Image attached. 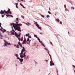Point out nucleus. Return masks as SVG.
<instances>
[{"instance_id":"f257e3e1","label":"nucleus","mask_w":75,"mask_h":75,"mask_svg":"<svg viewBox=\"0 0 75 75\" xmlns=\"http://www.w3.org/2000/svg\"><path fill=\"white\" fill-rule=\"evenodd\" d=\"M16 23L17 24H15L13 23H12V25L13 26L14 28L15 29V30H17L21 32V30H20V27L18 26H22V24H18V22H16Z\"/></svg>"},{"instance_id":"f03ea898","label":"nucleus","mask_w":75,"mask_h":75,"mask_svg":"<svg viewBox=\"0 0 75 75\" xmlns=\"http://www.w3.org/2000/svg\"><path fill=\"white\" fill-rule=\"evenodd\" d=\"M25 51V49L24 47H23V49L21 50V52L20 53V57L21 58H23V57H24V56L23 55V53L24 51Z\"/></svg>"},{"instance_id":"7ed1b4c3","label":"nucleus","mask_w":75,"mask_h":75,"mask_svg":"<svg viewBox=\"0 0 75 75\" xmlns=\"http://www.w3.org/2000/svg\"><path fill=\"white\" fill-rule=\"evenodd\" d=\"M12 31L15 32L14 33V32H12V34L13 35L15 34L16 36V38H18L19 37H20V35H18L17 34V33L16 32H15V31L14 30H12Z\"/></svg>"},{"instance_id":"20e7f679","label":"nucleus","mask_w":75,"mask_h":75,"mask_svg":"<svg viewBox=\"0 0 75 75\" xmlns=\"http://www.w3.org/2000/svg\"><path fill=\"white\" fill-rule=\"evenodd\" d=\"M4 42H5V43H4V46H8L7 45H11V44H10V43L8 42H7V41H6L5 40H4Z\"/></svg>"},{"instance_id":"39448f33","label":"nucleus","mask_w":75,"mask_h":75,"mask_svg":"<svg viewBox=\"0 0 75 75\" xmlns=\"http://www.w3.org/2000/svg\"><path fill=\"white\" fill-rule=\"evenodd\" d=\"M30 41H31V40H29V42H27V41L25 40H24L23 41V44H26L27 42V43L28 44H29V43L30 42Z\"/></svg>"},{"instance_id":"423d86ee","label":"nucleus","mask_w":75,"mask_h":75,"mask_svg":"<svg viewBox=\"0 0 75 75\" xmlns=\"http://www.w3.org/2000/svg\"><path fill=\"white\" fill-rule=\"evenodd\" d=\"M37 39H38V40H39V42H40L41 44L42 45L44 46L45 47V46L44 45V44L41 41H40V39L39 38H37Z\"/></svg>"},{"instance_id":"0eeeda50","label":"nucleus","mask_w":75,"mask_h":75,"mask_svg":"<svg viewBox=\"0 0 75 75\" xmlns=\"http://www.w3.org/2000/svg\"><path fill=\"white\" fill-rule=\"evenodd\" d=\"M0 30H1V31L3 33H5V31H6V30L3 29V28L0 29Z\"/></svg>"},{"instance_id":"6e6552de","label":"nucleus","mask_w":75,"mask_h":75,"mask_svg":"<svg viewBox=\"0 0 75 75\" xmlns=\"http://www.w3.org/2000/svg\"><path fill=\"white\" fill-rule=\"evenodd\" d=\"M18 59L20 62H23V59H20V58H19V59Z\"/></svg>"},{"instance_id":"1a4fd4ad","label":"nucleus","mask_w":75,"mask_h":75,"mask_svg":"<svg viewBox=\"0 0 75 75\" xmlns=\"http://www.w3.org/2000/svg\"><path fill=\"white\" fill-rule=\"evenodd\" d=\"M54 65V63H53V62L52 61H50V65L51 66Z\"/></svg>"},{"instance_id":"9d476101","label":"nucleus","mask_w":75,"mask_h":75,"mask_svg":"<svg viewBox=\"0 0 75 75\" xmlns=\"http://www.w3.org/2000/svg\"><path fill=\"white\" fill-rule=\"evenodd\" d=\"M36 26L38 28V29H41V28L40 27H39V25L38 24H36Z\"/></svg>"},{"instance_id":"9b49d317","label":"nucleus","mask_w":75,"mask_h":75,"mask_svg":"<svg viewBox=\"0 0 75 75\" xmlns=\"http://www.w3.org/2000/svg\"><path fill=\"white\" fill-rule=\"evenodd\" d=\"M18 45L21 46V47H22V45L21 43H20V42H18Z\"/></svg>"},{"instance_id":"f8f14e48","label":"nucleus","mask_w":75,"mask_h":75,"mask_svg":"<svg viewBox=\"0 0 75 75\" xmlns=\"http://www.w3.org/2000/svg\"><path fill=\"white\" fill-rule=\"evenodd\" d=\"M15 56L16 57V59H19V57H18V54H16Z\"/></svg>"},{"instance_id":"ddd939ff","label":"nucleus","mask_w":75,"mask_h":75,"mask_svg":"<svg viewBox=\"0 0 75 75\" xmlns=\"http://www.w3.org/2000/svg\"><path fill=\"white\" fill-rule=\"evenodd\" d=\"M4 11H3L2 10H1V11H0V13L4 14Z\"/></svg>"},{"instance_id":"4468645a","label":"nucleus","mask_w":75,"mask_h":75,"mask_svg":"<svg viewBox=\"0 0 75 75\" xmlns=\"http://www.w3.org/2000/svg\"><path fill=\"white\" fill-rule=\"evenodd\" d=\"M20 6H22L23 8H25V7L23 6V5H22L21 4H20Z\"/></svg>"},{"instance_id":"2eb2a0df","label":"nucleus","mask_w":75,"mask_h":75,"mask_svg":"<svg viewBox=\"0 0 75 75\" xmlns=\"http://www.w3.org/2000/svg\"><path fill=\"white\" fill-rule=\"evenodd\" d=\"M20 47V46L18 45H16V48H19Z\"/></svg>"},{"instance_id":"dca6fc26","label":"nucleus","mask_w":75,"mask_h":75,"mask_svg":"<svg viewBox=\"0 0 75 75\" xmlns=\"http://www.w3.org/2000/svg\"><path fill=\"white\" fill-rule=\"evenodd\" d=\"M5 13L6 14H8L9 13V12L8 11H6L5 12Z\"/></svg>"},{"instance_id":"f3484780","label":"nucleus","mask_w":75,"mask_h":75,"mask_svg":"<svg viewBox=\"0 0 75 75\" xmlns=\"http://www.w3.org/2000/svg\"><path fill=\"white\" fill-rule=\"evenodd\" d=\"M29 33H28V34H26L25 36L26 37H27V36H29Z\"/></svg>"},{"instance_id":"a211bd4d","label":"nucleus","mask_w":75,"mask_h":75,"mask_svg":"<svg viewBox=\"0 0 75 75\" xmlns=\"http://www.w3.org/2000/svg\"><path fill=\"white\" fill-rule=\"evenodd\" d=\"M25 54H26L25 52H24V53L23 54H24V57H25L26 56V55H25Z\"/></svg>"},{"instance_id":"6ab92c4d","label":"nucleus","mask_w":75,"mask_h":75,"mask_svg":"<svg viewBox=\"0 0 75 75\" xmlns=\"http://www.w3.org/2000/svg\"><path fill=\"white\" fill-rule=\"evenodd\" d=\"M34 36L35 37H36L37 38H38V37H37V35H34Z\"/></svg>"},{"instance_id":"aec40b11","label":"nucleus","mask_w":75,"mask_h":75,"mask_svg":"<svg viewBox=\"0 0 75 75\" xmlns=\"http://www.w3.org/2000/svg\"><path fill=\"white\" fill-rule=\"evenodd\" d=\"M12 16V15H6V16L7 17H8V16Z\"/></svg>"},{"instance_id":"412c9836","label":"nucleus","mask_w":75,"mask_h":75,"mask_svg":"<svg viewBox=\"0 0 75 75\" xmlns=\"http://www.w3.org/2000/svg\"><path fill=\"white\" fill-rule=\"evenodd\" d=\"M23 38L22 37L21 39V41H23Z\"/></svg>"},{"instance_id":"4be33fe9","label":"nucleus","mask_w":75,"mask_h":75,"mask_svg":"<svg viewBox=\"0 0 75 75\" xmlns=\"http://www.w3.org/2000/svg\"><path fill=\"white\" fill-rule=\"evenodd\" d=\"M16 20L18 22V18H16Z\"/></svg>"},{"instance_id":"5701e85b","label":"nucleus","mask_w":75,"mask_h":75,"mask_svg":"<svg viewBox=\"0 0 75 75\" xmlns=\"http://www.w3.org/2000/svg\"><path fill=\"white\" fill-rule=\"evenodd\" d=\"M25 23V24L26 25H28V26H29V25L27 23Z\"/></svg>"},{"instance_id":"b1692460","label":"nucleus","mask_w":75,"mask_h":75,"mask_svg":"<svg viewBox=\"0 0 75 75\" xmlns=\"http://www.w3.org/2000/svg\"><path fill=\"white\" fill-rule=\"evenodd\" d=\"M29 40V38H28L27 40V41H28Z\"/></svg>"},{"instance_id":"393cba45","label":"nucleus","mask_w":75,"mask_h":75,"mask_svg":"<svg viewBox=\"0 0 75 75\" xmlns=\"http://www.w3.org/2000/svg\"><path fill=\"white\" fill-rule=\"evenodd\" d=\"M48 17H50V16H49V15H47V18Z\"/></svg>"},{"instance_id":"a878e982","label":"nucleus","mask_w":75,"mask_h":75,"mask_svg":"<svg viewBox=\"0 0 75 75\" xmlns=\"http://www.w3.org/2000/svg\"><path fill=\"white\" fill-rule=\"evenodd\" d=\"M28 38H31V36H28Z\"/></svg>"},{"instance_id":"bb28decb","label":"nucleus","mask_w":75,"mask_h":75,"mask_svg":"<svg viewBox=\"0 0 75 75\" xmlns=\"http://www.w3.org/2000/svg\"><path fill=\"white\" fill-rule=\"evenodd\" d=\"M57 20L58 21V22H59V18H57Z\"/></svg>"},{"instance_id":"cd10ccee","label":"nucleus","mask_w":75,"mask_h":75,"mask_svg":"<svg viewBox=\"0 0 75 75\" xmlns=\"http://www.w3.org/2000/svg\"><path fill=\"white\" fill-rule=\"evenodd\" d=\"M27 23L28 24V25H31V23Z\"/></svg>"},{"instance_id":"c85d7f7f","label":"nucleus","mask_w":75,"mask_h":75,"mask_svg":"<svg viewBox=\"0 0 75 75\" xmlns=\"http://www.w3.org/2000/svg\"><path fill=\"white\" fill-rule=\"evenodd\" d=\"M18 40H19V41H20V40H21V38H18Z\"/></svg>"},{"instance_id":"c756f323","label":"nucleus","mask_w":75,"mask_h":75,"mask_svg":"<svg viewBox=\"0 0 75 75\" xmlns=\"http://www.w3.org/2000/svg\"><path fill=\"white\" fill-rule=\"evenodd\" d=\"M48 13L50 14H51V13L49 11L48 12Z\"/></svg>"},{"instance_id":"7c9ffc66","label":"nucleus","mask_w":75,"mask_h":75,"mask_svg":"<svg viewBox=\"0 0 75 75\" xmlns=\"http://www.w3.org/2000/svg\"><path fill=\"white\" fill-rule=\"evenodd\" d=\"M41 16L43 17H44V16L42 15H41Z\"/></svg>"},{"instance_id":"2f4dec72","label":"nucleus","mask_w":75,"mask_h":75,"mask_svg":"<svg viewBox=\"0 0 75 75\" xmlns=\"http://www.w3.org/2000/svg\"><path fill=\"white\" fill-rule=\"evenodd\" d=\"M64 8H66V5H64Z\"/></svg>"},{"instance_id":"473e14b6","label":"nucleus","mask_w":75,"mask_h":75,"mask_svg":"<svg viewBox=\"0 0 75 75\" xmlns=\"http://www.w3.org/2000/svg\"><path fill=\"white\" fill-rule=\"evenodd\" d=\"M1 23H0V27H1Z\"/></svg>"},{"instance_id":"72a5a7b5","label":"nucleus","mask_w":75,"mask_h":75,"mask_svg":"<svg viewBox=\"0 0 75 75\" xmlns=\"http://www.w3.org/2000/svg\"><path fill=\"white\" fill-rule=\"evenodd\" d=\"M16 6H17L18 5V4L17 3H16Z\"/></svg>"},{"instance_id":"f704fd0d","label":"nucleus","mask_w":75,"mask_h":75,"mask_svg":"<svg viewBox=\"0 0 75 75\" xmlns=\"http://www.w3.org/2000/svg\"><path fill=\"white\" fill-rule=\"evenodd\" d=\"M9 13L11 14H12V13L11 12H9Z\"/></svg>"},{"instance_id":"c9c22d12","label":"nucleus","mask_w":75,"mask_h":75,"mask_svg":"<svg viewBox=\"0 0 75 75\" xmlns=\"http://www.w3.org/2000/svg\"><path fill=\"white\" fill-rule=\"evenodd\" d=\"M60 23H61V24H62V22L61 21H60Z\"/></svg>"},{"instance_id":"e433bc0d","label":"nucleus","mask_w":75,"mask_h":75,"mask_svg":"<svg viewBox=\"0 0 75 75\" xmlns=\"http://www.w3.org/2000/svg\"><path fill=\"white\" fill-rule=\"evenodd\" d=\"M50 58H51V60L52 61V57H50Z\"/></svg>"},{"instance_id":"4c0bfd02","label":"nucleus","mask_w":75,"mask_h":75,"mask_svg":"<svg viewBox=\"0 0 75 75\" xmlns=\"http://www.w3.org/2000/svg\"><path fill=\"white\" fill-rule=\"evenodd\" d=\"M45 61L46 62H48V60H45Z\"/></svg>"},{"instance_id":"58836bf2","label":"nucleus","mask_w":75,"mask_h":75,"mask_svg":"<svg viewBox=\"0 0 75 75\" xmlns=\"http://www.w3.org/2000/svg\"><path fill=\"white\" fill-rule=\"evenodd\" d=\"M16 44H15L14 45V47H16Z\"/></svg>"},{"instance_id":"ea45409f","label":"nucleus","mask_w":75,"mask_h":75,"mask_svg":"<svg viewBox=\"0 0 75 75\" xmlns=\"http://www.w3.org/2000/svg\"><path fill=\"white\" fill-rule=\"evenodd\" d=\"M1 17H4V15H2V16H1Z\"/></svg>"},{"instance_id":"a19ab883","label":"nucleus","mask_w":75,"mask_h":75,"mask_svg":"<svg viewBox=\"0 0 75 75\" xmlns=\"http://www.w3.org/2000/svg\"><path fill=\"white\" fill-rule=\"evenodd\" d=\"M10 9H9V10H8V12H10Z\"/></svg>"},{"instance_id":"79ce46f5","label":"nucleus","mask_w":75,"mask_h":75,"mask_svg":"<svg viewBox=\"0 0 75 75\" xmlns=\"http://www.w3.org/2000/svg\"><path fill=\"white\" fill-rule=\"evenodd\" d=\"M49 54V56L50 57H51V55L50 54Z\"/></svg>"},{"instance_id":"37998d69","label":"nucleus","mask_w":75,"mask_h":75,"mask_svg":"<svg viewBox=\"0 0 75 75\" xmlns=\"http://www.w3.org/2000/svg\"><path fill=\"white\" fill-rule=\"evenodd\" d=\"M21 17L22 18H24V16H21Z\"/></svg>"},{"instance_id":"c03bdc74","label":"nucleus","mask_w":75,"mask_h":75,"mask_svg":"<svg viewBox=\"0 0 75 75\" xmlns=\"http://www.w3.org/2000/svg\"><path fill=\"white\" fill-rule=\"evenodd\" d=\"M50 43H51V44H52V45H53V44H52V42H50Z\"/></svg>"},{"instance_id":"a18cd8bd","label":"nucleus","mask_w":75,"mask_h":75,"mask_svg":"<svg viewBox=\"0 0 75 75\" xmlns=\"http://www.w3.org/2000/svg\"><path fill=\"white\" fill-rule=\"evenodd\" d=\"M16 8H18V7L17 6H16Z\"/></svg>"},{"instance_id":"49530a36","label":"nucleus","mask_w":75,"mask_h":75,"mask_svg":"<svg viewBox=\"0 0 75 75\" xmlns=\"http://www.w3.org/2000/svg\"><path fill=\"white\" fill-rule=\"evenodd\" d=\"M44 49H45V50H47V49H46V48H44Z\"/></svg>"},{"instance_id":"de8ad7c7","label":"nucleus","mask_w":75,"mask_h":75,"mask_svg":"<svg viewBox=\"0 0 75 75\" xmlns=\"http://www.w3.org/2000/svg\"><path fill=\"white\" fill-rule=\"evenodd\" d=\"M73 67H75V66L73 65Z\"/></svg>"},{"instance_id":"09e8293b","label":"nucleus","mask_w":75,"mask_h":75,"mask_svg":"<svg viewBox=\"0 0 75 75\" xmlns=\"http://www.w3.org/2000/svg\"><path fill=\"white\" fill-rule=\"evenodd\" d=\"M49 51H48V52H47V53H48V54H49Z\"/></svg>"},{"instance_id":"8fccbe9b","label":"nucleus","mask_w":75,"mask_h":75,"mask_svg":"<svg viewBox=\"0 0 75 75\" xmlns=\"http://www.w3.org/2000/svg\"><path fill=\"white\" fill-rule=\"evenodd\" d=\"M4 12H6L5 10H4Z\"/></svg>"},{"instance_id":"3c124183","label":"nucleus","mask_w":75,"mask_h":75,"mask_svg":"<svg viewBox=\"0 0 75 75\" xmlns=\"http://www.w3.org/2000/svg\"><path fill=\"white\" fill-rule=\"evenodd\" d=\"M49 10L50 11H51L50 8H49Z\"/></svg>"},{"instance_id":"603ef678","label":"nucleus","mask_w":75,"mask_h":75,"mask_svg":"<svg viewBox=\"0 0 75 75\" xmlns=\"http://www.w3.org/2000/svg\"><path fill=\"white\" fill-rule=\"evenodd\" d=\"M18 2H20L19 0H18Z\"/></svg>"},{"instance_id":"864d4df0","label":"nucleus","mask_w":75,"mask_h":75,"mask_svg":"<svg viewBox=\"0 0 75 75\" xmlns=\"http://www.w3.org/2000/svg\"><path fill=\"white\" fill-rule=\"evenodd\" d=\"M35 24H37V22H35Z\"/></svg>"},{"instance_id":"5fc2aeb1","label":"nucleus","mask_w":75,"mask_h":75,"mask_svg":"<svg viewBox=\"0 0 75 75\" xmlns=\"http://www.w3.org/2000/svg\"><path fill=\"white\" fill-rule=\"evenodd\" d=\"M73 8V9H74V8Z\"/></svg>"},{"instance_id":"6e6d98bb","label":"nucleus","mask_w":75,"mask_h":75,"mask_svg":"<svg viewBox=\"0 0 75 75\" xmlns=\"http://www.w3.org/2000/svg\"><path fill=\"white\" fill-rule=\"evenodd\" d=\"M21 1H22L23 2V0H21Z\"/></svg>"},{"instance_id":"4d7b16f0","label":"nucleus","mask_w":75,"mask_h":75,"mask_svg":"<svg viewBox=\"0 0 75 75\" xmlns=\"http://www.w3.org/2000/svg\"><path fill=\"white\" fill-rule=\"evenodd\" d=\"M11 16L12 17H13V16Z\"/></svg>"},{"instance_id":"13d9d810","label":"nucleus","mask_w":75,"mask_h":75,"mask_svg":"<svg viewBox=\"0 0 75 75\" xmlns=\"http://www.w3.org/2000/svg\"><path fill=\"white\" fill-rule=\"evenodd\" d=\"M57 72H58V70H57Z\"/></svg>"},{"instance_id":"bf43d9fd","label":"nucleus","mask_w":75,"mask_h":75,"mask_svg":"<svg viewBox=\"0 0 75 75\" xmlns=\"http://www.w3.org/2000/svg\"><path fill=\"white\" fill-rule=\"evenodd\" d=\"M68 33H69V34L70 33H69V32H68Z\"/></svg>"},{"instance_id":"052dcab7","label":"nucleus","mask_w":75,"mask_h":75,"mask_svg":"<svg viewBox=\"0 0 75 75\" xmlns=\"http://www.w3.org/2000/svg\"><path fill=\"white\" fill-rule=\"evenodd\" d=\"M24 2H25V1H24Z\"/></svg>"},{"instance_id":"680f3d73","label":"nucleus","mask_w":75,"mask_h":75,"mask_svg":"<svg viewBox=\"0 0 75 75\" xmlns=\"http://www.w3.org/2000/svg\"><path fill=\"white\" fill-rule=\"evenodd\" d=\"M21 64H22V63H21Z\"/></svg>"}]
</instances>
